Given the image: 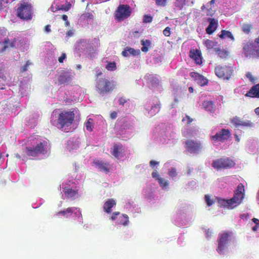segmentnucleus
Masks as SVG:
<instances>
[{"label":"nucleus","mask_w":259,"mask_h":259,"mask_svg":"<svg viewBox=\"0 0 259 259\" xmlns=\"http://www.w3.org/2000/svg\"><path fill=\"white\" fill-rule=\"evenodd\" d=\"M74 118V114L72 111H62L60 109L54 110L51 115L52 124L66 132L70 130Z\"/></svg>","instance_id":"obj_1"},{"label":"nucleus","mask_w":259,"mask_h":259,"mask_svg":"<svg viewBox=\"0 0 259 259\" xmlns=\"http://www.w3.org/2000/svg\"><path fill=\"white\" fill-rule=\"evenodd\" d=\"M30 146L26 147V152L29 156L48 157L50 153V145L48 142L37 135L29 138Z\"/></svg>","instance_id":"obj_2"},{"label":"nucleus","mask_w":259,"mask_h":259,"mask_svg":"<svg viewBox=\"0 0 259 259\" xmlns=\"http://www.w3.org/2000/svg\"><path fill=\"white\" fill-rule=\"evenodd\" d=\"M244 187L242 184H239L234 192L233 197L230 199L218 198V202L220 207L233 209L239 205L244 197Z\"/></svg>","instance_id":"obj_3"},{"label":"nucleus","mask_w":259,"mask_h":259,"mask_svg":"<svg viewBox=\"0 0 259 259\" xmlns=\"http://www.w3.org/2000/svg\"><path fill=\"white\" fill-rule=\"evenodd\" d=\"M62 196L71 200H75L80 197L78 188L75 181L73 180H64L60 186Z\"/></svg>","instance_id":"obj_4"},{"label":"nucleus","mask_w":259,"mask_h":259,"mask_svg":"<svg viewBox=\"0 0 259 259\" xmlns=\"http://www.w3.org/2000/svg\"><path fill=\"white\" fill-rule=\"evenodd\" d=\"M3 48L1 52H3L9 48L16 47L21 50H27L28 46L24 42V39L19 36H17L15 32L10 33L8 36L5 38L3 42Z\"/></svg>","instance_id":"obj_5"},{"label":"nucleus","mask_w":259,"mask_h":259,"mask_svg":"<svg viewBox=\"0 0 259 259\" xmlns=\"http://www.w3.org/2000/svg\"><path fill=\"white\" fill-rule=\"evenodd\" d=\"M75 50L79 56L82 54L90 58H92L95 56L93 43L90 39L77 41L75 45Z\"/></svg>","instance_id":"obj_6"},{"label":"nucleus","mask_w":259,"mask_h":259,"mask_svg":"<svg viewBox=\"0 0 259 259\" xmlns=\"http://www.w3.org/2000/svg\"><path fill=\"white\" fill-rule=\"evenodd\" d=\"M55 215L61 218L72 219L77 221L81 224H83V219L80 209L77 207L65 208L57 212Z\"/></svg>","instance_id":"obj_7"},{"label":"nucleus","mask_w":259,"mask_h":259,"mask_svg":"<svg viewBox=\"0 0 259 259\" xmlns=\"http://www.w3.org/2000/svg\"><path fill=\"white\" fill-rule=\"evenodd\" d=\"M163 125L162 127L159 126L156 127V133L155 134V139L159 143L165 144L168 143L171 141L172 143H177V135L176 133L172 132H168L166 133V131L163 129Z\"/></svg>","instance_id":"obj_8"},{"label":"nucleus","mask_w":259,"mask_h":259,"mask_svg":"<svg viewBox=\"0 0 259 259\" xmlns=\"http://www.w3.org/2000/svg\"><path fill=\"white\" fill-rule=\"evenodd\" d=\"M75 76V72L68 68L59 69L55 76L56 82L59 84H69Z\"/></svg>","instance_id":"obj_9"},{"label":"nucleus","mask_w":259,"mask_h":259,"mask_svg":"<svg viewBox=\"0 0 259 259\" xmlns=\"http://www.w3.org/2000/svg\"><path fill=\"white\" fill-rule=\"evenodd\" d=\"M242 50L246 57L259 58V45H255L252 40H245L242 44Z\"/></svg>","instance_id":"obj_10"},{"label":"nucleus","mask_w":259,"mask_h":259,"mask_svg":"<svg viewBox=\"0 0 259 259\" xmlns=\"http://www.w3.org/2000/svg\"><path fill=\"white\" fill-rule=\"evenodd\" d=\"M32 7L28 3L20 4L17 10V15L21 19L25 20H31L32 18Z\"/></svg>","instance_id":"obj_11"},{"label":"nucleus","mask_w":259,"mask_h":259,"mask_svg":"<svg viewBox=\"0 0 259 259\" xmlns=\"http://www.w3.org/2000/svg\"><path fill=\"white\" fill-rule=\"evenodd\" d=\"M234 72L232 66L226 65H217L214 69L215 74L219 77L223 79H229Z\"/></svg>","instance_id":"obj_12"},{"label":"nucleus","mask_w":259,"mask_h":259,"mask_svg":"<svg viewBox=\"0 0 259 259\" xmlns=\"http://www.w3.org/2000/svg\"><path fill=\"white\" fill-rule=\"evenodd\" d=\"M170 90L174 97V102L172 103L170 105L169 112L172 116H176L177 113V93L178 91V85L177 80L174 79H171L170 80Z\"/></svg>","instance_id":"obj_13"},{"label":"nucleus","mask_w":259,"mask_h":259,"mask_svg":"<svg viewBox=\"0 0 259 259\" xmlns=\"http://www.w3.org/2000/svg\"><path fill=\"white\" fill-rule=\"evenodd\" d=\"M160 108L161 103L158 99L147 102L144 105L145 114L151 117L159 112Z\"/></svg>","instance_id":"obj_14"},{"label":"nucleus","mask_w":259,"mask_h":259,"mask_svg":"<svg viewBox=\"0 0 259 259\" xmlns=\"http://www.w3.org/2000/svg\"><path fill=\"white\" fill-rule=\"evenodd\" d=\"M114 82L106 79H99L97 81L96 88L98 92L102 96L113 90Z\"/></svg>","instance_id":"obj_15"},{"label":"nucleus","mask_w":259,"mask_h":259,"mask_svg":"<svg viewBox=\"0 0 259 259\" xmlns=\"http://www.w3.org/2000/svg\"><path fill=\"white\" fill-rule=\"evenodd\" d=\"M144 79L148 85L155 91L161 92L163 89L160 83L159 77L157 75L147 74Z\"/></svg>","instance_id":"obj_16"},{"label":"nucleus","mask_w":259,"mask_h":259,"mask_svg":"<svg viewBox=\"0 0 259 259\" xmlns=\"http://www.w3.org/2000/svg\"><path fill=\"white\" fill-rule=\"evenodd\" d=\"M235 165V163L229 158H221L213 160L212 163V166L217 169L230 168Z\"/></svg>","instance_id":"obj_17"},{"label":"nucleus","mask_w":259,"mask_h":259,"mask_svg":"<svg viewBox=\"0 0 259 259\" xmlns=\"http://www.w3.org/2000/svg\"><path fill=\"white\" fill-rule=\"evenodd\" d=\"M73 3L72 0H55L50 10L53 12L58 10L68 11Z\"/></svg>","instance_id":"obj_18"},{"label":"nucleus","mask_w":259,"mask_h":259,"mask_svg":"<svg viewBox=\"0 0 259 259\" xmlns=\"http://www.w3.org/2000/svg\"><path fill=\"white\" fill-rule=\"evenodd\" d=\"M131 13L130 7L128 5H120L115 12V18L120 21L129 17Z\"/></svg>","instance_id":"obj_19"},{"label":"nucleus","mask_w":259,"mask_h":259,"mask_svg":"<svg viewBox=\"0 0 259 259\" xmlns=\"http://www.w3.org/2000/svg\"><path fill=\"white\" fill-rule=\"evenodd\" d=\"M231 235V232H225L219 234L218 240V247L217 251L221 254L223 252L227 244L229 242V238Z\"/></svg>","instance_id":"obj_20"},{"label":"nucleus","mask_w":259,"mask_h":259,"mask_svg":"<svg viewBox=\"0 0 259 259\" xmlns=\"http://www.w3.org/2000/svg\"><path fill=\"white\" fill-rule=\"evenodd\" d=\"M184 146L186 149L190 153L197 154L202 149L200 142H196L191 140L185 141Z\"/></svg>","instance_id":"obj_21"},{"label":"nucleus","mask_w":259,"mask_h":259,"mask_svg":"<svg viewBox=\"0 0 259 259\" xmlns=\"http://www.w3.org/2000/svg\"><path fill=\"white\" fill-rule=\"evenodd\" d=\"M110 219L115 221V225L127 226L130 223L127 214H120L118 212H114Z\"/></svg>","instance_id":"obj_22"},{"label":"nucleus","mask_w":259,"mask_h":259,"mask_svg":"<svg viewBox=\"0 0 259 259\" xmlns=\"http://www.w3.org/2000/svg\"><path fill=\"white\" fill-rule=\"evenodd\" d=\"M152 177L157 182L162 190L165 191L168 190L169 184V181L167 179L161 177L156 169H154L152 172Z\"/></svg>","instance_id":"obj_23"},{"label":"nucleus","mask_w":259,"mask_h":259,"mask_svg":"<svg viewBox=\"0 0 259 259\" xmlns=\"http://www.w3.org/2000/svg\"><path fill=\"white\" fill-rule=\"evenodd\" d=\"M230 136L231 134L230 131L228 129L223 128L217 133L215 135L211 136L210 139L214 141L223 142L229 139Z\"/></svg>","instance_id":"obj_24"},{"label":"nucleus","mask_w":259,"mask_h":259,"mask_svg":"<svg viewBox=\"0 0 259 259\" xmlns=\"http://www.w3.org/2000/svg\"><path fill=\"white\" fill-rule=\"evenodd\" d=\"M93 166L99 171L108 172L110 168V165L107 162L101 160L96 159L93 162Z\"/></svg>","instance_id":"obj_25"},{"label":"nucleus","mask_w":259,"mask_h":259,"mask_svg":"<svg viewBox=\"0 0 259 259\" xmlns=\"http://www.w3.org/2000/svg\"><path fill=\"white\" fill-rule=\"evenodd\" d=\"M176 162L172 160L166 162L164 165L165 168L169 169L168 171V175L172 179L176 178L177 175V169L176 168Z\"/></svg>","instance_id":"obj_26"},{"label":"nucleus","mask_w":259,"mask_h":259,"mask_svg":"<svg viewBox=\"0 0 259 259\" xmlns=\"http://www.w3.org/2000/svg\"><path fill=\"white\" fill-rule=\"evenodd\" d=\"M80 143V140L79 138H71L68 141L66 148L68 151L71 152L74 150L77 149L79 146Z\"/></svg>","instance_id":"obj_27"},{"label":"nucleus","mask_w":259,"mask_h":259,"mask_svg":"<svg viewBox=\"0 0 259 259\" xmlns=\"http://www.w3.org/2000/svg\"><path fill=\"white\" fill-rule=\"evenodd\" d=\"M112 155L117 159H119L124 155L123 148L121 144H115L111 151Z\"/></svg>","instance_id":"obj_28"},{"label":"nucleus","mask_w":259,"mask_h":259,"mask_svg":"<svg viewBox=\"0 0 259 259\" xmlns=\"http://www.w3.org/2000/svg\"><path fill=\"white\" fill-rule=\"evenodd\" d=\"M189 56L197 64L201 65L202 63L201 53L199 50H191L190 51Z\"/></svg>","instance_id":"obj_29"},{"label":"nucleus","mask_w":259,"mask_h":259,"mask_svg":"<svg viewBox=\"0 0 259 259\" xmlns=\"http://www.w3.org/2000/svg\"><path fill=\"white\" fill-rule=\"evenodd\" d=\"M207 21L209 22V24L206 29V32L208 34H211L218 27V21L214 18H209L207 19Z\"/></svg>","instance_id":"obj_30"},{"label":"nucleus","mask_w":259,"mask_h":259,"mask_svg":"<svg viewBox=\"0 0 259 259\" xmlns=\"http://www.w3.org/2000/svg\"><path fill=\"white\" fill-rule=\"evenodd\" d=\"M245 96L251 98H259V83L252 87Z\"/></svg>","instance_id":"obj_31"},{"label":"nucleus","mask_w":259,"mask_h":259,"mask_svg":"<svg viewBox=\"0 0 259 259\" xmlns=\"http://www.w3.org/2000/svg\"><path fill=\"white\" fill-rule=\"evenodd\" d=\"M140 53V51L139 50H135L132 48L126 47L122 52L121 54L123 56L127 57H129L130 55L133 56H138Z\"/></svg>","instance_id":"obj_32"},{"label":"nucleus","mask_w":259,"mask_h":259,"mask_svg":"<svg viewBox=\"0 0 259 259\" xmlns=\"http://www.w3.org/2000/svg\"><path fill=\"white\" fill-rule=\"evenodd\" d=\"M143 195L149 202H151L154 199L155 194L150 187H147L143 191Z\"/></svg>","instance_id":"obj_33"},{"label":"nucleus","mask_w":259,"mask_h":259,"mask_svg":"<svg viewBox=\"0 0 259 259\" xmlns=\"http://www.w3.org/2000/svg\"><path fill=\"white\" fill-rule=\"evenodd\" d=\"M116 204V202L114 200L112 199H109L107 200L104 204V210L107 213H110L111 212V208H112Z\"/></svg>","instance_id":"obj_34"},{"label":"nucleus","mask_w":259,"mask_h":259,"mask_svg":"<svg viewBox=\"0 0 259 259\" xmlns=\"http://www.w3.org/2000/svg\"><path fill=\"white\" fill-rule=\"evenodd\" d=\"M202 106L207 111L212 112L214 110V104L212 101H204L202 103Z\"/></svg>","instance_id":"obj_35"},{"label":"nucleus","mask_w":259,"mask_h":259,"mask_svg":"<svg viewBox=\"0 0 259 259\" xmlns=\"http://www.w3.org/2000/svg\"><path fill=\"white\" fill-rule=\"evenodd\" d=\"M219 37L222 39H223V38H225L226 37H227L230 38L231 40H234L235 39L232 33L229 31H227V30H222L221 31V34L219 35Z\"/></svg>","instance_id":"obj_36"},{"label":"nucleus","mask_w":259,"mask_h":259,"mask_svg":"<svg viewBox=\"0 0 259 259\" xmlns=\"http://www.w3.org/2000/svg\"><path fill=\"white\" fill-rule=\"evenodd\" d=\"M141 45H142V47L141 48V50L143 52H147L149 50V48L151 45V41L149 40H142L141 41Z\"/></svg>","instance_id":"obj_37"},{"label":"nucleus","mask_w":259,"mask_h":259,"mask_svg":"<svg viewBox=\"0 0 259 259\" xmlns=\"http://www.w3.org/2000/svg\"><path fill=\"white\" fill-rule=\"evenodd\" d=\"M162 53L154 51L153 54V61L154 63H158L161 61L162 60Z\"/></svg>","instance_id":"obj_38"},{"label":"nucleus","mask_w":259,"mask_h":259,"mask_svg":"<svg viewBox=\"0 0 259 259\" xmlns=\"http://www.w3.org/2000/svg\"><path fill=\"white\" fill-rule=\"evenodd\" d=\"M242 30L246 34H249L252 28V25L250 24L243 23L241 26Z\"/></svg>","instance_id":"obj_39"},{"label":"nucleus","mask_w":259,"mask_h":259,"mask_svg":"<svg viewBox=\"0 0 259 259\" xmlns=\"http://www.w3.org/2000/svg\"><path fill=\"white\" fill-rule=\"evenodd\" d=\"M218 45V42L214 41L207 39L205 42V45L207 49H211L214 47H216Z\"/></svg>","instance_id":"obj_40"},{"label":"nucleus","mask_w":259,"mask_h":259,"mask_svg":"<svg viewBox=\"0 0 259 259\" xmlns=\"http://www.w3.org/2000/svg\"><path fill=\"white\" fill-rule=\"evenodd\" d=\"M231 122L236 127L241 126L242 120H241L238 117L235 116L230 119Z\"/></svg>","instance_id":"obj_41"},{"label":"nucleus","mask_w":259,"mask_h":259,"mask_svg":"<svg viewBox=\"0 0 259 259\" xmlns=\"http://www.w3.org/2000/svg\"><path fill=\"white\" fill-rule=\"evenodd\" d=\"M84 126L87 130L90 132L92 131L93 127V120L91 118H89L85 123Z\"/></svg>","instance_id":"obj_42"},{"label":"nucleus","mask_w":259,"mask_h":259,"mask_svg":"<svg viewBox=\"0 0 259 259\" xmlns=\"http://www.w3.org/2000/svg\"><path fill=\"white\" fill-rule=\"evenodd\" d=\"M106 68L109 71H114L116 69V64L115 62H108Z\"/></svg>","instance_id":"obj_43"},{"label":"nucleus","mask_w":259,"mask_h":259,"mask_svg":"<svg viewBox=\"0 0 259 259\" xmlns=\"http://www.w3.org/2000/svg\"><path fill=\"white\" fill-rule=\"evenodd\" d=\"M217 54L219 57L222 58H226L228 55V53L225 50H222L220 49H218L217 50Z\"/></svg>","instance_id":"obj_44"},{"label":"nucleus","mask_w":259,"mask_h":259,"mask_svg":"<svg viewBox=\"0 0 259 259\" xmlns=\"http://www.w3.org/2000/svg\"><path fill=\"white\" fill-rule=\"evenodd\" d=\"M241 126L251 128L253 127L254 123L250 120H242Z\"/></svg>","instance_id":"obj_45"},{"label":"nucleus","mask_w":259,"mask_h":259,"mask_svg":"<svg viewBox=\"0 0 259 259\" xmlns=\"http://www.w3.org/2000/svg\"><path fill=\"white\" fill-rule=\"evenodd\" d=\"M118 103L119 105H121L123 107L127 106V100L124 97H120L118 100Z\"/></svg>","instance_id":"obj_46"},{"label":"nucleus","mask_w":259,"mask_h":259,"mask_svg":"<svg viewBox=\"0 0 259 259\" xmlns=\"http://www.w3.org/2000/svg\"><path fill=\"white\" fill-rule=\"evenodd\" d=\"M204 198H205V202L207 204V205L208 206H211L213 204V203H214L213 201L210 198V196L208 194H206L205 195Z\"/></svg>","instance_id":"obj_47"},{"label":"nucleus","mask_w":259,"mask_h":259,"mask_svg":"<svg viewBox=\"0 0 259 259\" xmlns=\"http://www.w3.org/2000/svg\"><path fill=\"white\" fill-rule=\"evenodd\" d=\"M216 10L213 9L212 7L207 9L206 15L208 16H213L215 14Z\"/></svg>","instance_id":"obj_48"},{"label":"nucleus","mask_w":259,"mask_h":259,"mask_svg":"<svg viewBox=\"0 0 259 259\" xmlns=\"http://www.w3.org/2000/svg\"><path fill=\"white\" fill-rule=\"evenodd\" d=\"M246 76L249 79L250 82L254 83L255 81V78L252 75L251 72H248L246 73Z\"/></svg>","instance_id":"obj_49"},{"label":"nucleus","mask_w":259,"mask_h":259,"mask_svg":"<svg viewBox=\"0 0 259 259\" xmlns=\"http://www.w3.org/2000/svg\"><path fill=\"white\" fill-rule=\"evenodd\" d=\"M193 121V119L188 115H186L182 119V122L186 124H190Z\"/></svg>","instance_id":"obj_50"},{"label":"nucleus","mask_w":259,"mask_h":259,"mask_svg":"<svg viewBox=\"0 0 259 259\" xmlns=\"http://www.w3.org/2000/svg\"><path fill=\"white\" fill-rule=\"evenodd\" d=\"M152 17L150 15H145L143 17V22L144 23H150L152 21Z\"/></svg>","instance_id":"obj_51"},{"label":"nucleus","mask_w":259,"mask_h":259,"mask_svg":"<svg viewBox=\"0 0 259 259\" xmlns=\"http://www.w3.org/2000/svg\"><path fill=\"white\" fill-rule=\"evenodd\" d=\"M31 63L30 61H27L26 64L23 66L21 68V71L22 72H24V71H26L28 70V67L29 66H30V65H31Z\"/></svg>","instance_id":"obj_52"},{"label":"nucleus","mask_w":259,"mask_h":259,"mask_svg":"<svg viewBox=\"0 0 259 259\" xmlns=\"http://www.w3.org/2000/svg\"><path fill=\"white\" fill-rule=\"evenodd\" d=\"M170 28L169 27H166L163 31V34L166 36H168L170 34Z\"/></svg>","instance_id":"obj_53"},{"label":"nucleus","mask_w":259,"mask_h":259,"mask_svg":"<svg viewBox=\"0 0 259 259\" xmlns=\"http://www.w3.org/2000/svg\"><path fill=\"white\" fill-rule=\"evenodd\" d=\"M157 5L164 6L167 0H155Z\"/></svg>","instance_id":"obj_54"},{"label":"nucleus","mask_w":259,"mask_h":259,"mask_svg":"<svg viewBox=\"0 0 259 259\" xmlns=\"http://www.w3.org/2000/svg\"><path fill=\"white\" fill-rule=\"evenodd\" d=\"M66 58L65 53H63L61 56L58 58V61L60 63H63L64 60Z\"/></svg>","instance_id":"obj_55"},{"label":"nucleus","mask_w":259,"mask_h":259,"mask_svg":"<svg viewBox=\"0 0 259 259\" xmlns=\"http://www.w3.org/2000/svg\"><path fill=\"white\" fill-rule=\"evenodd\" d=\"M117 113L116 111H112L111 112L110 117L112 119H114L117 117Z\"/></svg>","instance_id":"obj_56"},{"label":"nucleus","mask_w":259,"mask_h":259,"mask_svg":"<svg viewBox=\"0 0 259 259\" xmlns=\"http://www.w3.org/2000/svg\"><path fill=\"white\" fill-rule=\"evenodd\" d=\"M150 165L154 168V167L159 164V162L155 160H151L149 162Z\"/></svg>","instance_id":"obj_57"},{"label":"nucleus","mask_w":259,"mask_h":259,"mask_svg":"<svg viewBox=\"0 0 259 259\" xmlns=\"http://www.w3.org/2000/svg\"><path fill=\"white\" fill-rule=\"evenodd\" d=\"M74 34V31L73 30H69V31H68L67 32H66V37H71Z\"/></svg>","instance_id":"obj_58"},{"label":"nucleus","mask_w":259,"mask_h":259,"mask_svg":"<svg viewBox=\"0 0 259 259\" xmlns=\"http://www.w3.org/2000/svg\"><path fill=\"white\" fill-rule=\"evenodd\" d=\"M187 0H179V8H182L186 5Z\"/></svg>","instance_id":"obj_59"},{"label":"nucleus","mask_w":259,"mask_h":259,"mask_svg":"<svg viewBox=\"0 0 259 259\" xmlns=\"http://www.w3.org/2000/svg\"><path fill=\"white\" fill-rule=\"evenodd\" d=\"M51 31V25H47L45 27V32L49 33Z\"/></svg>","instance_id":"obj_60"},{"label":"nucleus","mask_w":259,"mask_h":259,"mask_svg":"<svg viewBox=\"0 0 259 259\" xmlns=\"http://www.w3.org/2000/svg\"><path fill=\"white\" fill-rule=\"evenodd\" d=\"M9 3V0H0V10H1L3 8V5L5 3Z\"/></svg>","instance_id":"obj_61"},{"label":"nucleus","mask_w":259,"mask_h":259,"mask_svg":"<svg viewBox=\"0 0 259 259\" xmlns=\"http://www.w3.org/2000/svg\"><path fill=\"white\" fill-rule=\"evenodd\" d=\"M124 125L123 127L124 129H130L132 127V125L127 124V121H125V122L124 121Z\"/></svg>","instance_id":"obj_62"},{"label":"nucleus","mask_w":259,"mask_h":259,"mask_svg":"<svg viewBox=\"0 0 259 259\" xmlns=\"http://www.w3.org/2000/svg\"><path fill=\"white\" fill-rule=\"evenodd\" d=\"M0 33L2 35H5L6 34V29L4 28H0Z\"/></svg>","instance_id":"obj_63"},{"label":"nucleus","mask_w":259,"mask_h":259,"mask_svg":"<svg viewBox=\"0 0 259 259\" xmlns=\"http://www.w3.org/2000/svg\"><path fill=\"white\" fill-rule=\"evenodd\" d=\"M252 221L255 225H259V220L257 219L253 218Z\"/></svg>","instance_id":"obj_64"}]
</instances>
